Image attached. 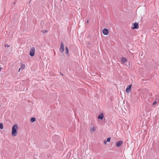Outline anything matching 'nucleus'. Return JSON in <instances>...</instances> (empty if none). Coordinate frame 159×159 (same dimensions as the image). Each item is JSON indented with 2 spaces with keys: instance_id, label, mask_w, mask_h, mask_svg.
Masks as SVG:
<instances>
[{
  "instance_id": "obj_8",
  "label": "nucleus",
  "mask_w": 159,
  "mask_h": 159,
  "mask_svg": "<svg viewBox=\"0 0 159 159\" xmlns=\"http://www.w3.org/2000/svg\"><path fill=\"white\" fill-rule=\"evenodd\" d=\"M96 128L95 126H93L90 127V132L91 133L94 132L96 130Z\"/></svg>"
},
{
  "instance_id": "obj_5",
  "label": "nucleus",
  "mask_w": 159,
  "mask_h": 159,
  "mask_svg": "<svg viewBox=\"0 0 159 159\" xmlns=\"http://www.w3.org/2000/svg\"><path fill=\"white\" fill-rule=\"evenodd\" d=\"M132 85H129L127 86L125 89L126 93H129L131 91Z\"/></svg>"
},
{
  "instance_id": "obj_17",
  "label": "nucleus",
  "mask_w": 159,
  "mask_h": 159,
  "mask_svg": "<svg viewBox=\"0 0 159 159\" xmlns=\"http://www.w3.org/2000/svg\"><path fill=\"white\" fill-rule=\"evenodd\" d=\"M157 103V102L156 101H155L153 103V105H155Z\"/></svg>"
},
{
  "instance_id": "obj_13",
  "label": "nucleus",
  "mask_w": 159,
  "mask_h": 159,
  "mask_svg": "<svg viewBox=\"0 0 159 159\" xmlns=\"http://www.w3.org/2000/svg\"><path fill=\"white\" fill-rule=\"evenodd\" d=\"M66 53L67 54H68L69 51H68V49L67 47H66Z\"/></svg>"
},
{
  "instance_id": "obj_20",
  "label": "nucleus",
  "mask_w": 159,
  "mask_h": 159,
  "mask_svg": "<svg viewBox=\"0 0 159 159\" xmlns=\"http://www.w3.org/2000/svg\"><path fill=\"white\" fill-rule=\"evenodd\" d=\"M2 69V68H0V72L1 71Z\"/></svg>"
},
{
  "instance_id": "obj_19",
  "label": "nucleus",
  "mask_w": 159,
  "mask_h": 159,
  "mask_svg": "<svg viewBox=\"0 0 159 159\" xmlns=\"http://www.w3.org/2000/svg\"><path fill=\"white\" fill-rule=\"evenodd\" d=\"M21 69H20V68L19 69V72H20V70Z\"/></svg>"
},
{
  "instance_id": "obj_6",
  "label": "nucleus",
  "mask_w": 159,
  "mask_h": 159,
  "mask_svg": "<svg viewBox=\"0 0 159 159\" xmlns=\"http://www.w3.org/2000/svg\"><path fill=\"white\" fill-rule=\"evenodd\" d=\"M108 30L107 29L104 28L103 30V33L105 35H107L108 34Z\"/></svg>"
},
{
  "instance_id": "obj_1",
  "label": "nucleus",
  "mask_w": 159,
  "mask_h": 159,
  "mask_svg": "<svg viewBox=\"0 0 159 159\" xmlns=\"http://www.w3.org/2000/svg\"><path fill=\"white\" fill-rule=\"evenodd\" d=\"M18 129V126L17 125H14L12 128L11 134L12 136H15L17 134V130Z\"/></svg>"
},
{
  "instance_id": "obj_21",
  "label": "nucleus",
  "mask_w": 159,
  "mask_h": 159,
  "mask_svg": "<svg viewBox=\"0 0 159 159\" xmlns=\"http://www.w3.org/2000/svg\"><path fill=\"white\" fill-rule=\"evenodd\" d=\"M87 23H88V22H89V20H87Z\"/></svg>"
},
{
  "instance_id": "obj_11",
  "label": "nucleus",
  "mask_w": 159,
  "mask_h": 159,
  "mask_svg": "<svg viewBox=\"0 0 159 159\" xmlns=\"http://www.w3.org/2000/svg\"><path fill=\"white\" fill-rule=\"evenodd\" d=\"M21 67L20 69H21L22 70L24 69L25 68V65L24 64H23L21 63Z\"/></svg>"
},
{
  "instance_id": "obj_2",
  "label": "nucleus",
  "mask_w": 159,
  "mask_h": 159,
  "mask_svg": "<svg viewBox=\"0 0 159 159\" xmlns=\"http://www.w3.org/2000/svg\"><path fill=\"white\" fill-rule=\"evenodd\" d=\"M35 48L34 47L32 48L30 50V55L31 57L33 56L35 52Z\"/></svg>"
},
{
  "instance_id": "obj_4",
  "label": "nucleus",
  "mask_w": 159,
  "mask_h": 159,
  "mask_svg": "<svg viewBox=\"0 0 159 159\" xmlns=\"http://www.w3.org/2000/svg\"><path fill=\"white\" fill-rule=\"evenodd\" d=\"M64 50V44L62 42H61V45L60 48V51L62 53L63 52Z\"/></svg>"
},
{
  "instance_id": "obj_10",
  "label": "nucleus",
  "mask_w": 159,
  "mask_h": 159,
  "mask_svg": "<svg viewBox=\"0 0 159 159\" xmlns=\"http://www.w3.org/2000/svg\"><path fill=\"white\" fill-rule=\"evenodd\" d=\"M98 118L99 119L102 120L103 119V113H101L98 117Z\"/></svg>"
},
{
  "instance_id": "obj_15",
  "label": "nucleus",
  "mask_w": 159,
  "mask_h": 159,
  "mask_svg": "<svg viewBox=\"0 0 159 159\" xmlns=\"http://www.w3.org/2000/svg\"><path fill=\"white\" fill-rule=\"evenodd\" d=\"M111 138H108L107 139V141L108 142H109L110 141Z\"/></svg>"
},
{
  "instance_id": "obj_14",
  "label": "nucleus",
  "mask_w": 159,
  "mask_h": 159,
  "mask_svg": "<svg viewBox=\"0 0 159 159\" xmlns=\"http://www.w3.org/2000/svg\"><path fill=\"white\" fill-rule=\"evenodd\" d=\"M0 128L2 129L3 128V125L2 123H1L0 124Z\"/></svg>"
},
{
  "instance_id": "obj_7",
  "label": "nucleus",
  "mask_w": 159,
  "mask_h": 159,
  "mask_svg": "<svg viewBox=\"0 0 159 159\" xmlns=\"http://www.w3.org/2000/svg\"><path fill=\"white\" fill-rule=\"evenodd\" d=\"M122 144L123 141L122 140H120L116 143V146L118 147H119L121 146Z\"/></svg>"
},
{
  "instance_id": "obj_9",
  "label": "nucleus",
  "mask_w": 159,
  "mask_h": 159,
  "mask_svg": "<svg viewBox=\"0 0 159 159\" xmlns=\"http://www.w3.org/2000/svg\"><path fill=\"white\" fill-rule=\"evenodd\" d=\"M121 60L123 64H125L127 61V59L123 57L121 58Z\"/></svg>"
},
{
  "instance_id": "obj_3",
  "label": "nucleus",
  "mask_w": 159,
  "mask_h": 159,
  "mask_svg": "<svg viewBox=\"0 0 159 159\" xmlns=\"http://www.w3.org/2000/svg\"><path fill=\"white\" fill-rule=\"evenodd\" d=\"M139 27V24L135 22L133 24L131 28L132 29H138Z\"/></svg>"
},
{
  "instance_id": "obj_12",
  "label": "nucleus",
  "mask_w": 159,
  "mask_h": 159,
  "mask_svg": "<svg viewBox=\"0 0 159 159\" xmlns=\"http://www.w3.org/2000/svg\"><path fill=\"white\" fill-rule=\"evenodd\" d=\"M36 120V119L34 117H32L30 119V121L31 122H34Z\"/></svg>"
},
{
  "instance_id": "obj_18",
  "label": "nucleus",
  "mask_w": 159,
  "mask_h": 159,
  "mask_svg": "<svg viewBox=\"0 0 159 159\" xmlns=\"http://www.w3.org/2000/svg\"><path fill=\"white\" fill-rule=\"evenodd\" d=\"M10 45H5V47H10Z\"/></svg>"
},
{
  "instance_id": "obj_16",
  "label": "nucleus",
  "mask_w": 159,
  "mask_h": 159,
  "mask_svg": "<svg viewBox=\"0 0 159 159\" xmlns=\"http://www.w3.org/2000/svg\"><path fill=\"white\" fill-rule=\"evenodd\" d=\"M107 141L105 140L103 141V143L105 144H107Z\"/></svg>"
}]
</instances>
